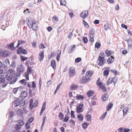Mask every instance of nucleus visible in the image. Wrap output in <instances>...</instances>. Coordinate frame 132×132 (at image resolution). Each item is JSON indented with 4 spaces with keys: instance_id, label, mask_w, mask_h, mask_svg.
Segmentation results:
<instances>
[{
    "instance_id": "obj_1",
    "label": "nucleus",
    "mask_w": 132,
    "mask_h": 132,
    "mask_svg": "<svg viewBox=\"0 0 132 132\" xmlns=\"http://www.w3.org/2000/svg\"><path fill=\"white\" fill-rule=\"evenodd\" d=\"M27 24L30 28H32L34 30H36L37 29V23L36 21L34 19L29 17L27 19Z\"/></svg>"
},
{
    "instance_id": "obj_2",
    "label": "nucleus",
    "mask_w": 132,
    "mask_h": 132,
    "mask_svg": "<svg viewBox=\"0 0 132 132\" xmlns=\"http://www.w3.org/2000/svg\"><path fill=\"white\" fill-rule=\"evenodd\" d=\"M17 72L14 74V78L15 79V82H16L18 79V78L20 76L21 73L24 71L23 66L22 64L18 65L17 68Z\"/></svg>"
},
{
    "instance_id": "obj_3",
    "label": "nucleus",
    "mask_w": 132,
    "mask_h": 132,
    "mask_svg": "<svg viewBox=\"0 0 132 132\" xmlns=\"http://www.w3.org/2000/svg\"><path fill=\"white\" fill-rule=\"evenodd\" d=\"M93 74V72L91 71H87L86 73L85 76L83 77L81 81L83 82H87L89 80L90 78L92 76Z\"/></svg>"
},
{
    "instance_id": "obj_4",
    "label": "nucleus",
    "mask_w": 132,
    "mask_h": 132,
    "mask_svg": "<svg viewBox=\"0 0 132 132\" xmlns=\"http://www.w3.org/2000/svg\"><path fill=\"white\" fill-rule=\"evenodd\" d=\"M106 60L105 59L104 57H101L99 55L97 60L98 65L99 66L103 65L106 62Z\"/></svg>"
},
{
    "instance_id": "obj_5",
    "label": "nucleus",
    "mask_w": 132,
    "mask_h": 132,
    "mask_svg": "<svg viewBox=\"0 0 132 132\" xmlns=\"http://www.w3.org/2000/svg\"><path fill=\"white\" fill-rule=\"evenodd\" d=\"M89 35L90 38L89 40L92 43H93L94 41V38L95 36V31L93 28L89 30Z\"/></svg>"
},
{
    "instance_id": "obj_6",
    "label": "nucleus",
    "mask_w": 132,
    "mask_h": 132,
    "mask_svg": "<svg viewBox=\"0 0 132 132\" xmlns=\"http://www.w3.org/2000/svg\"><path fill=\"white\" fill-rule=\"evenodd\" d=\"M76 73L75 69L73 67H70L69 70V76L70 77H73Z\"/></svg>"
},
{
    "instance_id": "obj_7",
    "label": "nucleus",
    "mask_w": 132,
    "mask_h": 132,
    "mask_svg": "<svg viewBox=\"0 0 132 132\" xmlns=\"http://www.w3.org/2000/svg\"><path fill=\"white\" fill-rule=\"evenodd\" d=\"M7 83L6 82L5 78L4 77H0V84H3L2 85V87L3 88L5 87L6 86Z\"/></svg>"
},
{
    "instance_id": "obj_8",
    "label": "nucleus",
    "mask_w": 132,
    "mask_h": 132,
    "mask_svg": "<svg viewBox=\"0 0 132 132\" xmlns=\"http://www.w3.org/2000/svg\"><path fill=\"white\" fill-rule=\"evenodd\" d=\"M30 106L31 108V110L34 108H35L38 105V101H36L34 103H33V100L32 99H30Z\"/></svg>"
},
{
    "instance_id": "obj_9",
    "label": "nucleus",
    "mask_w": 132,
    "mask_h": 132,
    "mask_svg": "<svg viewBox=\"0 0 132 132\" xmlns=\"http://www.w3.org/2000/svg\"><path fill=\"white\" fill-rule=\"evenodd\" d=\"M27 53V51L25 49L22 48L21 47L19 48L17 51V53L18 54H19L21 53L22 54H26Z\"/></svg>"
},
{
    "instance_id": "obj_10",
    "label": "nucleus",
    "mask_w": 132,
    "mask_h": 132,
    "mask_svg": "<svg viewBox=\"0 0 132 132\" xmlns=\"http://www.w3.org/2000/svg\"><path fill=\"white\" fill-rule=\"evenodd\" d=\"M83 106V104H80L77 107L76 112L77 113H80L83 112V110L82 109V108Z\"/></svg>"
},
{
    "instance_id": "obj_11",
    "label": "nucleus",
    "mask_w": 132,
    "mask_h": 132,
    "mask_svg": "<svg viewBox=\"0 0 132 132\" xmlns=\"http://www.w3.org/2000/svg\"><path fill=\"white\" fill-rule=\"evenodd\" d=\"M44 56V52L43 51L40 52L38 56V58L40 61H41L43 60Z\"/></svg>"
},
{
    "instance_id": "obj_12",
    "label": "nucleus",
    "mask_w": 132,
    "mask_h": 132,
    "mask_svg": "<svg viewBox=\"0 0 132 132\" xmlns=\"http://www.w3.org/2000/svg\"><path fill=\"white\" fill-rule=\"evenodd\" d=\"M14 42H12L10 43L7 46V48L11 50L15 49L16 47H15L14 46Z\"/></svg>"
},
{
    "instance_id": "obj_13",
    "label": "nucleus",
    "mask_w": 132,
    "mask_h": 132,
    "mask_svg": "<svg viewBox=\"0 0 132 132\" xmlns=\"http://www.w3.org/2000/svg\"><path fill=\"white\" fill-rule=\"evenodd\" d=\"M4 77L7 80L10 81L12 79L13 76L12 75H10V74H7L6 73H4Z\"/></svg>"
},
{
    "instance_id": "obj_14",
    "label": "nucleus",
    "mask_w": 132,
    "mask_h": 132,
    "mask_svg": "<svg viewBox=\"0 0 132 132\" xmlns=\"http://www.w3.org/2000/svg\"><path fill=\"white\" fill-rule=\"evenodd\" d=\"M27 92L25 91H23L21 92L20 97L21 98L24 99L27 97Z\"/></svg>"
},
{
    "instance_id": "obj_15",
    "label": "nucleus",
    "mask_w": 132,
    "mask_h": 132,
    "mask_svg": "<svg viewBox=\"0 0 132 132\" xmlns=\"http://www.w3.org/2000/svg\"><path fill=\"white\" fill-rule=\"evenodd\" d=\"M76 47L75 45H73L70 46L69 47V49L68 50V52L70 54L72 53L74 50V49Z\"/></svg>"
},
{
    "instance_id": "obj_16",
    "label": "nucleus",
    "mask_w": 132,
    "mask_h": 132,
    "mask_svg": "<svg viewBox=\"0 0 132 132\" xmlns=\"http://www.w3.org/2000/svg\"><path fill=\"white\" fill-rule=\"evenodd\" d=\"M104 69L105 70L103 72L104 75L105 76L108 75L109 73V70L110 69V68L109 67H105Z\"/></svg>"
},
{
    "instance_id": "obj_17",
    "label": "nucleus",
    "mask_w": 132,
    "mask_h": 132,
    "mask_svg": "<svg viewBox=\"0 0 132 132\" xmlns=\"http://www.w3.org/2000/svg\"><path fill=\"white\" fill-rule=\"evenodd\" d=\"M70 113H68L67 114L65 115L64 119L63 120V122H67L69 119Z\"/></svg>"
},
{
    "instance_id": "obj_18",
    "label": "nucleus",
    "mask_w": 132,
    "mask_h": 132,
    "mask_svg": "<svg viewBox=\"0 0 132 132\" xmlns=\"http://www.w3.org/2000/svg\"><path fill=\"white\" fill-rule=\"evenodd\" d=\"M77 118L78 121L82 122L84 118L82 114H79L77 115Z\"/></svg>"
},
{
    "instance_id": "obj_19",
    "label": "nucleus",
    "mask_w": 132,
    "mask_h": 132,
    "mask_svg": "<svg viewBox=\"0 0 132 132\" xmlns=\"http://www.w3.org/2000/svg\"><path fill=\"white\" fill-rule=\"evenodd\" d=\"M114 61V58L112 56L109 58L107 62L108 64H111Z\"/></svg>"
},
{
    "instance_id": "obj_20",
    "label": "nucleus",
    "mask_w": 132,
    "mask_h": 132,
    "mask_svg": "<svg viewBox=\"0 0 132 132\" xmlns=\"http://www.w3.org/2000/svg\"><path fill=\"white\" fill-rule=\"evenodd\" d=\"M88 15V12L87 11H84L80 14V16H87Z\"/></svg>"
},
{
    "instance_id": "obj_21",
    "label": "nucleus",
    "mask_w": 132,
    "mask_h": 132,
    "mask_svg": "<svg viewBox=\"0 0 132 132\" xmlns=\"http://www.w3.org/2000/svg\"><path fill=\"white\" fill-rule=\"evenodd\" d=\"M108 97V96L107 94L105 93L102 96L101 99L103 101H105L107 100Z\"/></svg>"
},
{
    "instance_id": "obj_22",
    "label": "nucleus",
    "mask_w": 132,
    "mask_h": 132,
    "mask_svg": "<svg viewBox=\"0 0 132 132\" xmlns=\"http://www.w3.org/2000/svg\"><path fill=\"white\" fill-rule=\"evenodd\" d=\"M51 65L54 69H55L56 64V62L54 60H53L51 61Z\"/></svg>"
},
{
    "instance_id": "obj_23",
    "label": "nucleus",
    "mask_w": 132,
    "mask_h": 132,
    "mask_svg": "<svg viewBox=\"0 0 132 132\" xmlns=\"http://www.w3.org/2000/svg\"><path fill=\"white\" fill-rule=\"evenodd\" d=\"M76 99L83 100L84 99V97L82 95L78 94L76 97Z\"/></svg>"
},
{
    "instance_id": "obj_24",
    "label": "nucleus",
    "mask_w": 132,
    "mask_h": 132,
    "mask_svg": "<svg viewBox=\"0 0 132 132\" xmlns=\"http://www.w3.org/2000/svg\"><path fill=\"white\" fill-rule=\"evenodd\" d=\"M18 43L16 47H19L20 45L24 44L25 43V41H24L23 40H18Z\"/></svg>"
},
{
    "instance_id": "obj_25",
    "label": "nucleus",
    "mask_w": 132,
    "mask_h": 132,
    "mask_svg": "<svg viewBox=\"0 0 132 132\" xmlns=\"http://www.w3.org/2000/svg\"><path fill=\"white\" fill-rule=\"evenodd\" d=\"M78 87L77 85H76L73 84L70 86V89L71 90H74L77 89Z\"/></svg>"
},
{
    "instance_id": "obj_26",
    "label": "nucleus",
    "mask_w": 132,
    "mask_h": 132,
    "mask_svg": "<svg viewBox=\"0 0 132 132\" xmlns=\"http://www.w3.org/2000/svg\"><path fill=\"white\" fill-rule=\"evenodd\" d=\"M20 104L19 100L18 99H16L15 100L14 105L15 107H17Z\"/></svg>"
},
{
    "instance_id": "obj_27",
    "label": "nucleus",
    "mask_w": 132,
    "mask_h": 132,
    "mask_svg": "<svg viewBox=\"0 0 132 132\" xmlns=\"http://www.w3.org/2000/svg\"><path fill=\"white\" fill-rule=\"evenodd\" d=\"M19 82L23 86H25L27 84V81L25 79H23L19 81Z\"/></svg>"
},
{
    "instance_id": "obj_28",
    "label": "nucleus",
    "mask_w": 132,
    "mask_h": 132,
    "mask_svg": "<svg viewBox=\"0 0 132 132\" xmlns=\"http://www.w3.org/2000/svg\"><path fill=\"white\" fill-rule=\"evenodd\" d=\"M9 52L7 50H5L3 52V56H6L9 55Z\"/></svg>"
},
{
    "instance_id": "obj_29",
    "label": "nucleus",
    "mask_w": 132,
    "mask_h": 132,
    "mask_svg": "<svg viewBox=\"0 0 132 132\" xmlns=\"http://www.w3.org/2000/svg\"><path fill=\"white\" fill-rule=\"evenodd\" d=\"M94 94V92L92 90L88 91L87 93V94L88 95V96L89 97L92 96Z\"/></svg>"
},
{
    "instance_id": "obj_30",
    "label": "nucleus",
    "mask_w": 132,
    "mask_h": 132,
    "mask_svg": "<svg viewBox=\"0 0 132 132\" xmlns=\"http://www.w3.org/2000/svg\"><path fill=\"white\" fill-rule=\"evenodd\" d=\"M91 116L90 115L87 114L86 116V119L87 121H90L91 120Z\"/></svg>"
},
{
    "instance_id": "obj_31",
    "label": "nucleus",
    "mask_w": 132,
    "mask_h": 132,
    "mask_svg": "<svg viewBox=\"0 0 132 132\" xmlns=\"http://www.w3.org/2000/svg\"><path fill=\"white\" fill-rule=\"evenodd\" d=\"M58 117L59 118V120H62L63 119L64 115L62 112H60L59 115Z\"/></svg>"
},
{
    "instance_id": "obj_32",
    "label": "nucleus",
    "mask_w": 132,
    "mask_h": 132,
    "mask_svg": "<svg viewBox=\"0 0 132 132\" xmlns=\"http://www.w3.org/2000/svg\"><path fill=\"white\" fill-rule=\"evenodd\" d=\"M113 104L112 103H109L106 107L107 111H109L112 107Z\"/></svg>"
},
{
    "instance_id": "obj_33",
    "label": "nucleus",
    "mask_w": 132,
    "mask_h": 132,
    "mask_svg": "<svg viewBox=\"0 0 132 132\" xmlns=\"http://www.w3.org/2000/svg\"><path fill=\"white\" fill-rule=\"evenodd\" d=\"M128 108L126 107L123 110V115H125L127 113L128 110Z\"/></svg>"
},
{
    "instance_id": "obj_34",
    "label": "nucleus",
    "mask_w": 132,
    "mask_h": 132,
    "mask_svg": "<svg viewBox=\"0 0 132 132\" xmlns=\"http://www.w3.org/2000/svg\"><path fill=\"white\" fill-rule=\"evenodd\" d=\"M17 113L19 116H22L23 114V112L21 109H18L17 111Z\"/></svg>"
},
{
    "instance_id": "obj_35",
    "label": "nucleus",
    "mask_w": 132,
    "mask_h": 132,
    "mask_svg": "<svg viewBox=\"0 0 132 132\" xmlns=\"http://www.w3.org/2000/svg\"><path fill=\"white\" fill-rule=\"evenodd\" d=\"M17 122L18 123V124L20 125L21 126L23 125L24 123V122L23 121L21 120H18Z\"/></svg>"
},
{
    "instance_id": "obj_36",
    "label": "nucleus",
    "mask_w": 132,
    "mask_h": 132,
    "mask_svg": "<svg viewBox=\"0 0 132 132\" xmlns=\"http://www.w3.org/2000/svg\"><path fill=\"white\" fill-rule=\"evenodd\" d=\"M67 2L65 0H61L60 5H61L65 6Z\"/></svg>"
},
{
    "instance_id": "obj_37",
    "label": "nucleus",
    "mask_w": 132,
    "mask_h": 132,
    "mask_svg": "<svg viewBox=\"0 0 132 132\" xmlns=\"http://www.w3.org/2000/svg\"><path fill=\"white\" fill-rule=\"evenodd\" d=\"M100 78H98L96 82L97 85L99 86H101V85L102 84L101 82H100Z\"/></svg>"
},
{
    "instance_id": "obj_38",
    "label": "nucleus",
    "mask_w": 132,
    "mask_h": 132,
    "mask_svg": "<svg viewBox=\"0 0 132 132\" xmlns=\"http://www.w3.org/2000/svg\"><path fill=\"white\" fill-rule=\"evenodd\" d=\"M29 73L28 72H26L25 73L24 76L27 80H29Z\"/></svg>"
},
{
    "instance_id": "obj_39",
    "label": "nucleus",
    "mask_w": 132,
    "mask_h": 132,
    "mask_svg": "<svg viewBox=\"0 0 132 132\" xmlns=\"http://www.w3.org/2000/svg\"><path fill=\"white\" fill-rule=\"evenodd\" d=\"M107 114L106 112H105L101 116L100 119L102 120L106 116Z\"/></svg>"
},
{
    "instance_id": "obj_40",
    "label": "nucleus",
    "mask_w": 132,
    "mask_h": 132,
    "mask_svg": "<svg viewBox=\"0 0 132 132\" xmlns=\"http://www.w3.org/2000/svg\"><path fill=\"white\" fill-rule=\"evenodd\" d=\"M112 81L114 83V85H115V83L117 81V78L116 77H115L113 78L112 79L111 78Z\"/></svg>"
},
{
    "instance_id": "obj_41",
    "label": "nucleus",
    "mask_w": 132,
    "mask_h": 132,
    "mask_svg": "<svg viewBox=\"0 0 132 132\" xmlns=\"http://www.w3.org/2000/svg\"><path fill=\"white\" fill-rule=\"evenodd\" d=\"M88 126V125L87 123L86 122L82 124V127L84 129H86L87 128Z\"/></svg>"
},
{
    "instance_id": "obj_42",
    "label": "nucleus",
    "mask_w": 132,
    "mask_h": 132,
    "mask_svg": "<svg viewBox=\"0 0 132 132\" xmlns=\"http://www.w3.org/2000/svg\"><path fill=\"white\" fill-rule=\"evenodd\" d=\"M83 23L84 25L87 28H89V26L88 23L86 22L84 20H83Z\"/></svg>"
},
{
    "instance_id": "obj_43",
    "label": "nucleus",
    "mask_w": 132,
    "mask_h": 132,
    "mask_svg": "<svg viewBox=\"0 0 132 132\" xmlns=\"http://www.w3.org/2000/svg\"><path fill=\"white\" fill-rule=\"evenodd\" d=\"M46 106V103L45 102H44L41 109L42 112H43V111L45 110V109Z\"/></svg>"
},
{
    "instance_id": "obj_44",
    "label": "nucleus",
    "mask_w": 132,
    "mask_h": 132,
    "mask_svg": "<svg viewBox=\"0 0 132 132\" xmlns=\"http://www.w3.org/2000/svg\"><path fill=\"white\" fill-rule=\"evenodd\" d=\"M99 87H100V88H101L103 91L105 92L106 91V88L103 86V84H102L101 85V86Z\"/></svg>"
},
{
    "instance_id": "obj_45",
    "label": "nucleus",
    "mask_w": 132,
    "mask_h": 132,
    "mask_svg": "<svg viewBox=\"0 0 132 132\" xmlns=\"http://www.w3.org/2000/svg\"><path fill=\"white\" fill-rule=\"evenodd\" d=\"M52 21L54 23L56 22L58 20V18L57 17H52Z\"/></svg>"
},
{
    "instance_id": "obj_46",
    "label": "nucleus",
    "mask_w": 132,
    "mask_h": 132,
    "mask_svg": "<svg viewBox=\"0 0 132 132\" xmlns=\"http://www.w3.org/2000/svg\"><path fill=\"white\" fill-rule=\"evenodd\" d=\"M4 63L6 65L9 64L10 62L9 60L8 59H6L4 62Z\"/></svg>"
},
{
    "instance_id": "obj_47",
    "label": "nucleus",
    "mask_w": 132,
    "mask_h": 132,
    "mask_svg": "<svg viewBox=\"0 0 132 132\" xmlns=\"http://www.w3.org/2000/svg\"><path fill=\"white\" fill-rule=\"evenodd\" d=\"M127 42L128 44V46L130 47L132 45V41L130 40H127Z\"/></svg>"
},
{
    "instance_id": "obj_48",
    "label": "nucleus",
    "mask_w": 132,
    "mask_h": 132,
    "mask_svg": "<svg viewBox=\"0 0 132 132\" xmlns=\"http://www.w3.org/2000/svg\"><path fill=\"white\" fill-rule=\"evenodd\" d=\"M81 59L80 57H78L75 59V62L76 63H78L81 61Z\"/></svg>"
},
{
    "instance_id": "obj_49",
    "label": "nucleus",
    "mask_w": 132,
    "mask_h": 132,
    "mask_svg": "<svg viewBox=\"0 0 132 132\" xmlns=\"http://www.w3.org/2000/svg\"><path fill=\"white\" fill-rule=\"evenodd\" d=\"M73 31H72L71 33H69L68 35V37L69 39L71 38L72 37L73 35L72 32Z\"/></svg>"
},
{
    "instance_id": "obj_50",
    "label": "nucleus",
    "mask_w": 132,
    "mask_h": 132,
    "mask_svg": "<svg viewBox=\"0 0 132 132\" xmlns=\"http://www.w3.org/2000/svg\"><path fill=\"white\" fill-rule=\"evenodd\" d=\"M101 45L98 42H96L95 44V47L96 48H98L101 46Z\"/></svg>"
},
{
    "instance_id": "obj_51",
    "label": "nucleus",
    "mask_w": 132,
    "mask_h": 132,
    "mask_svg": "<svg viewBox=\"0 0 132 132\" xmlns=\"http://www.w3.org/2000/svg\"><path fill=\"white\" fill-rule=\"evenodd\" d=\"M74 112L72 111H71V118H74L75 117V115L74 114Z\"/></svg>"
},
{
    "instance_id": "obj_52",
    "label": "nucleus",
    "mask_w": 132,
    "mask_h": 132,
    "mask_svg": "<svg viewBox=\"0 0 132 132\" xmlns=\"http://www.w3.org/2000/svg\"><path fill=\"white\" fill-rule=\"evenodd\" d=\"M105 53L108 56H110L111 54V53L110 51L107 50H106L105 51Z\"/></svg>"
},
{
    "instance_id": "obj_53",
    "label": "nucleus",
    "mask_w": 132,
    "mask_h": 132,
    "mask_svg": "<svg viewBox=\"0 0 132 132\" xmlns=\"http://www.w3.org/2000/svg\"><path fill=\"white\" fill-rule=\"evenodd\" d=\"M21 126L18 124H17L16 125L15 128L16 130H19L21 128Z\"/></svg>"
},
{
    "instance_id": "obj_54",
    "label": "nucleus",
    "mask_w": 132,
    "mask_h": 132,
    "mask_svg": "<svg viewBox=\"0 0 132 132\" xmlns=\"http://www.w3.org/2000/svg\"><path fill=\"white\" fill-rule=\"evenodd\" d=\"M20 58L21 60L22 61H24L27 59V57H24L22 56H20Z\"/></svg>"
},
{
    "instance_id": "obj_55",
    "label": "nucleus",
    "mask_w": 132,
    "mask_h": 132,
    "mask_svg": "<svg viewBox=\"0 0 132 132\" xmlns=\"http://www.w3.org/2000/svg\"><path fill=\"white\" fill-rule=\"evenodd\" d=\"M83 40L85 43H87L88 42V39L86 37H84L82 39Z\"/></svg>"
},
{
    "instance_id": "obj_56",
    "label": "nucleus",
    "mask_w": 132,
    "mask_h": 132,
    "mask_svg": "<svg viewBox=\"0 0 132 132\" xmlns=\"http://www.w3.org/2000/svg\"><path fill=\"white\" fill-rule=\"evenodd\" d=\"M69 122L70 123H71L72 125H75V122L72 119H70L69 121Z\"/></svg>"
},
{
    "instance_id": "obj_57",
    "label": "nucleus",
    "mask_w": 132,
    "mask_h": 132,
    "mask_svg": "<svg viewBox=\"0 0 132 132\" xmlns=\"http://www.w3.org/2000/svg\"><path fill=\"white\" fill-rule=\"evenodd\" d=\"M104 27L105 30H106L109 29L110 28L108 26V24H105Z\"/></svg>"
},
{
    "instance_id": "obj_58",
    "label": "nucleus",
    "mask_w": 132,
    "mask_h": 132,
    "mask_svg": "<svg viewBox=\"0 0 132 132\" xmlns=\"http://www.w3.org/2000/svg\"><path fill=\"white\" fill-rule=\"evenodd\" d=\"M112 82V81L111 79V78H110L107 81V85H109L110 83H111Z\"/></svg>"
},
{
    "instance_id": "obj_59",
    "label": "nucleus",
    "mask_w": 132,
    "mask_h": 132,
    "mask_svg": "<svg viewBox=\"0 0 132 132\" xmlns=\"http://www.w3.org/2000/svg\"><path fill=\"white\" fill-rule=\"evenodd\" d=\"M36 87V84L35 81H33L32 82V85L31 86L32 88L33 89H35Z\"/></svg>"
},
{
    "instance_id": "obj_60",
    "label": "nucleus",
    "mask_w": 132,
    "mask_h": 132,
    "mask_svg": "<svg viewBox=\"0 0 132 132\" xmlns=\"http://www.w3.org/2000/svg\"><path fill=\"white\" fill-rule=\"evenodd\" d=\"M14 71V70L12 69H9L7 71V72L8 73H10V75H12V74L13 72Z\"/></svg>"
},
{
    "instance_id": "obj_61",
    "label": "nucleus",
    "mask_w": 132,
    "mask_h": 132,
    "mask_svg": "<svg viewBox=\"0 0 132 132\" xmlns=\"http://www.w3.org/2000/svg\"><path fill=\"white\" fill-rule=\"evenodd\" d=\"M33 119H33V117H30L29 118V119L28 120V123H29V124L31 123L33 121Z\"/></svg>"
},
{
    "instance_id": "obj_62",
    "label": "nucleus",
    "mask_w": 132,
    "mask_h": 132,
    "mask_svg": "<svg viewBox=\"0 0 132 132\" xmlns=\"http://www.w3.org/2000/svg\"><path fill=\"white\" fill-rule=\"evenodd\" d=\"M4 73H3V71L2 70H0V77H4Z\"/></svg>"
},
{
    "instance_id": "obj_63",
    "label": "nucleus",
    "mask_w": 132,
    "mask_h": 132,
    "mask_svg": "<svg viewBox=\"0 0 132 132\" xmlns=\"http://www.w3.org/2000/svg\"><path fill=\"white\" fill-rule=\"evenodd\" d=\"M37 42H36L34 41L32 44V45L33 47L34 48H35L36 47Z\"/></svg>"
},
{
    "instance_id": "obj_64",
    "label": "nucleus",
    "mask_w": 132,
    "mask_h": 132,
    "mask_svg": "<svg viewBox=\"0 0 132 132\" xmlns=\"http://www.w3.org/2000/svg\"><path fill=\"white\" fill-rule=\"evenodd\" d=\"M32 71L31 68L30 67H29L27 69V72L28 73H31Z\"/></svg>"
}]
</instances>
